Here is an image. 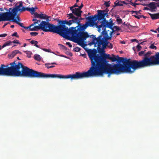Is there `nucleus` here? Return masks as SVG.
<instances>
[{"instance_id": "nucleus-1", "label": "nucleus", "mask_w": 159, "mask_h": 159, "mask_svg": "<svg viewBox=\"0 0 159 159\" xmlns=\"http://www.w3.org/2000/svg\"><path fill=\"white\" fill-rule=\"evenodd\" d=\"M94 50L88 49L87 50L92 66L87 72H77L75 74L65 75L60 74H47V78H70L72 80L96 76H103L104 74H108V76L110 77L112 74H119L123 72L129 73L130 69L127 64L128 59L124 62V65L119 63L112 65L109 64L108 61L107 60V59L111 60V57L109 54L105 53L100 56L99 54H97L96 50Z\"/></svg>"}, {"instance_id": "nucleus-2", "label": "nucleus", "mask_w": 159, "mask_h": 159, "mask_svg": "<svg viewBox=\"0 0 159 159\" xmlns=\"http://www.w3.org/2000/svg\"><path fill=\"white\" fill-rule=\"evenodd\" d=\"M15 62L14 61L11 63L10 66L7 68H5V66L4 65L2 64L0 67V75L45 78V73L30 68L20 62H18L16 64Z\"/></svg>"}, {"instance_id": "nucleus-3", "label": "nucleus", "mask_w": 159, "mask_h": 159, "mask_svg": "<svg viewBox=\"0 0 159 159\" xmlns=\"http://www.w3.org/2000/svg\"><path fill=\"white\" fill-rule=\"evenodd\" d=\"M152 52L148 51L144 55V57L142 60L138 61L136 60H131L128 59L127 64L129 66V73H132L137 69L147 66H150L159 64V52H157L152 56H150Z\"/></svg>"}, {"instance_id": "nucleus-4", "label": "nucleus", "mask_w": 159, "mask_h": 159, "mask_svg": "<svg viewBox=\"0 0 159 159\" xmlns=\"http://www.w3.org/2000/svg\"><path fill=\"white\" fill-rule=\"evenodd\" d=\"M69 19L68 20H58V22L60 25L58 26L56 25V30L57 31L56 33L66 39L69 38V34H71V31L76 29V27H72L69 29L68 27H66L65 24L70 26L75 22L72 19Z\"/></svg>"}, {"instance_id": "nucleus-5", "label": "nucleus", "mask_w": 159, "mask_h": 159, "mask_svg": "<svg viewBox=\"0 0 159 159\" xmlns=\"http://www.w3.org/2000/svg\"><path fill=\"white\" fill-rule=\"evenodd\" d=\"M71 36H69L67 39L72 41L83 47L86 46L84 41L90 36L87 32L78 31L76 29L71 31Z\"/></svg>"}, {"instance_id": "nucleus-6", "label": "nucleus", "mask_w": 159, "mask_h": 159, "mask_svg": "<svg viewBox=\"0 0 159 159\" xmlns=\"http://www.w3.org/2000/svg\"><path fill=\"white\" fill-rule=\"evenodd\" d=\"M37 31L41 29L44 32H50L56 33V25L50 24L48 21H42L40 24H38V25L35 26Z\"/></svg>"}, {"instance_id": "nucleus-7", "label": "nucleus", "mask_w": 159, "mask_h": 159, "mask_svg": "<svg viewBox=\"0 0 159 159\" xmlns=\"http://www.w3.org/2000/svg\"><path fill=\"white\" fill-rule=\"evenodd\" d=\"M112 26L111 19L110 20V21L108 20L98 21L97 22H94V26L97 28L99 32L101 31L105 30L106 28H111Z\"/></svg>"}, {"instance_id": "nucleus-8", "label": "nucleus", "mask_w": 159, "mask_h": 159, "mask_svg": "<svg viewBox=\"0 0 159 159\" xmlns=\"http://www.w3.org/2000/svg\"><path fill=\"white\" fill-rule=\"evenodd\" d=\"M11 8H10L8 11L0 14V21H13L15 16L12 11H11Z\"/></svg>"}, {"instance_id": "nucleus-9", "label": "nucleus", "mask_w": 159, "mask_h": 159, "mask_svg": "<svg viewBox=\"0 0 159 159\" xmlns=\"http://www.w3.org/2000/svg\"><path fill=\"white\" fill-rule=\"evenodd\" d=\"M72 11V13L67 14V17H69V19H72L75 22L77 21L78 18L77 17H81V16L82 11H80L78 8L70 9Z\"/></svg>"}, {"instance_id": "nucleus-10", "label": "nucleus", "mask_w": 159, "mask_h": 159, "mask_svg": "<svg viewBox=\"0 0 159 159\" xmlns=\"http://www.w3.org/2000/svg\"><path fill=\"white\" fill-rule=\"evenodd\" d=\"M97 12L98 15H95L94 16H89L94 23L97 20L98 21L107 20L105 18V16H107V15L106 13H104L103 11H102L101 10H98Z\"/></svg>"}, {"instance_id": "nucleus-11", "label": "nucleus", "mask_w": 159, "mask_h": 159, "mask_svg": "<svg viewBox=\"0 0 159 159\" xmlns=\"http://www.w3.org/2000/svg\"><path fill=\"white\" fill-rule=\"evenodd\" d=\"M85 18L88 21L86 22L85 24L82 25L78 27L77 30L78 31L82 32V30H85L87 27L89 26L93 27L94 26V23L92 21L91 19L89 16L87 17V15L84 14Z\"/></svg>"}, {"instance_id": "nucleus-12", "label": "nucleus", "mask_w": 159, "mask_h": 159, "mask_svg": "<svg viewBox=\"0 0 159 159\" xmlns=\"http://www.w3.org/2000/svg\"><path fill=\"white\" fill-rule=\"evenodd\" d=\"M97 38L98 40L107 41L108 40L111 39V36H108V33L105 30H103L101 32V34Z\"/></svg>"}, {"instance_id": "nucleus-13", "label": "nucleus", "mask_w": 159, "mask_h": 159, "mask_svg": "<svg viewBox=\"0 0 159 159\" xmlns=\"http://www.w3.org/2000/svg\"><path fill=\"white\" fill-rule=\"evenodd\" d=\"M19 3L20 4L19 5L16 6V4L15 7L12 8L11 10L12 12L15 17L18 15L17 13L18 11H20L21 12V9H20V7H22L23 5V2L22 1L19 2Z\"/></svg>"}, {"instance_id": "nucleus-14", "label": "nucleus", "mask_w": 159, "mask_h": 159, "mask_svg": "<svg viewBox=\"0 0 159 159\" xmlns=\"http://www.w3.org/2000/svg\"><path fill=\"white\" fill-rule=\"evenodd\" d=\"M112 56L110 60H111L112 62L117 61L118 62H122L123 63V65H124V62H125L126 60H127L125 59L122 57H120L118 56H117L116 57L115 55L113 54H112Z\"/></svg>"}, {"instance_id": "nucleus-15", "label": "nucleus", "mask_w": 159, "mask_h": 159, "mask_svg": "<svg viewBox=\"0 0 159 159\" xmlns=\"http://www.w3.org/2000/svg\"><path fill=\"white\" fill-rule=\"evenodd\" d=\"M112 56L110 60H111L112 62L117 61L118 62H122L123 63V65H124V62H125L126 60H127L125 59L122 57H120L118 56H117L116 57L115 55L113 54H112Z\"/></svg>"}, {"instance_id": "nucleus-16", "label": "nucleus", "mask_w": 159, "mask_h": 159, "mask_svg": "<svg viewBox=\"0 0 159 159\" xmlns=\"http://www.w3.org/2000/svg\"><path fill=\"white\" fill-rule=\"evenodd\" d=\"M97 42H98V46H99L101 47V45H102V48L105 50V48L107 46L108 43L107 41H102L100 40H97Z\"/></svg>"}, {"instance_id": "nucleus-17", "label": "nucleus", "mask_w": 159, "mask_h": 159, "mask_svg": "<svg viewBox=\"0 0 159 159\" xmlns=\"http://www.w3.org/2000/svg\"><path fill=\"white\" fill-rule=\"evenodd\" d=\"M90 37L92 39V42L89 43V44L90 45L94 44V47H96V45H98V42H97V40L98 39L97 38L95 37V36L93 35H91L90 36Z\"/></svg>"}, {"instance_id": "nucleus-18", "label": "nucleus", "mask_w": 159, "mask_h": 159, "mask_svg": "<svg viewBox=\"0 0 159 159\" xmlns=\"http://www.w3.org/2000/svg\"><path fill=\"white\" fill-rule=\"evenodd\" d=\"M20 20V17L19 15H17L15 17L14 19L13 20V22H15L17 24L19 25L21 27L24 28V26L23 25V24L22 23H21L19 22V21Z\"/></svg>"}, {"instance_id": "nucleus-19", "label": "nucleus", "mask_w": 159, "mask_h": 159, "mask_svg": "<svg viewBox=\"0 0 159 159\" xmlns=\"http://www.w3.org/2000/svg\"><path fill=\"white\" fill-rule=\"evenodd\" d=\"M125 4H127L125 1L117 0L114 2V7L117 6H123V5Z\"/></svg>"}, {"instance_id": "nucleus-20", "label": "nucleus", "mask_w": 159, "mask_h": 159, "mask_svg": "<svg viewBox=\"0 0 159 159\" xmlns=\"http://www.w3.org/2000/svg\"><path fill=\"white\" fill-rule=\"evenodd\" d=\"M157 3L155 2H151L148 4V7H149L152 11L156 8V5Z\"/></svg>"}, {"instance_id": "nucleus-21", "label": "nucleus", "mask_w": 159, "mask_h": 159, "mask_svg": "<svg viewBox=\"0 0 159 159\" xmlns=\"http://www.w3.org/2000/svg\"><path fill=\"white\" fill-rule=\"evenodd\" d=\"M148 14L151 16V18L152 20H155L159 18V13L155 14H152L150 13H148Z\"/></svg>"}, {"instance_id": "nucleus-22", "label": "nucleus", "mask_w": 159, "mask_h": 159, "mask_svg": "<svg viewBox=\"0 0 159 159\" xmlns=\"http://www.w3.org/2000/svg\"><path fill=\"white\" fill-rule=\"evenodd\" d=\"M97 50L98 52L100 54V56H101L102 55L105 53V50L101 48L99 46H98Z\"/></svg>"}, {"instance_id": "nucleus-23", "label": "nucleus", "mask_w": 159, "mask_h": 159, "mask_svg": "<svg viewBox=\"0 0 159 159\" xmlns=\"http://www.w3.org/2000/svg\"><path fill=\"white\" fill-rule=\"evenodd\" d=\"M77 18H78V19H77V20L78 21H75V22H74V23H75V24H77L78 25L76 26L75 27H78V26H79V25H80V21L81 20H84L85 18H82V17H81H81H79V16H78V17H77Z\"/></svg>"}, {"instance_id": "nucleus-24", "label": "nucleus", "mask_w": 159, "mask_h": 159, "mask_svg": "<svg viewBox=\"0 0 159 159\" xmlns=\"http://www.w3.org/2000/svg\"><path fill=\"white\" fill-rule=\"evenodd\" d=\"M33 25H31L27 27L24 26V28L25 29H29V30L30 31H37L36 28H35V26H34L33 28H31L33 27Z\"/></svg>"}, {"instance_id": "nucleus-25", "label": "nucleus", "mask_w": 159, "mask_h": 159, "mask_svg": "<svg viewBox=\"0 0 159 159\" xmlns=\"http://www.w3.org/2000/svg\"><path fill=\"white\" fill-rule=\"evenodd\" d=\"M56 64V63L53 62L52 63H46L45 64L46 67L48 69L54 67V66L51 65Z\"/></svg>"}, {"instance_id": "nucleus-26", "label": "nucleus", "mask_w": 159, "mask_h": 159, "mask_svg": "<svg viewBox=\"0 0 159 159\" xmlns=\"http://www.w3.org/2000/svg\"><path fill=\"white\" fill-rule=\"evenodd\" d=\"M17 54V52H16V50L13 51L10 54L8 55V57L11 58H12L14 57Z\"/></svg>"}, {"instance_id": "nucleus-27", "label": "nucleus", "mask_w": 159, "mask_h": 159, "mask_svg": "<svg viewBox=\"0 0 159 159\" xmlns=\"http://www.w3.org/2000/svg\"><path fill=\"white\" fill-rule=\"evenodd\" d=\"M30 43L34 45L36 47L40 48L39 46L37 44L38 43V42L37 41L32 40L30 42Z\"/></svg>"}, {"instance_id": "nucleus-28", "label": "nucleus", "mask_w": 159, "mask_h": 159, "mask_svg": "<svg viewBox=\"0 0 159 159\" xmlns=\"http://www.w3.org/2000/svg\"><path fill=\"white\" fill-rule=\"evenodd\" d=\"M40 16H39V18L41 19H46L48 21L49 20H48V18L50 17H49L47 15L43 14H40Z\"/></svg>"}, {"instance_id": "nucleus-29", "label": "nucleus", "mask_w": 159, "mask_h": 159, "mask_svg": "<svg viewBox=\"0 0 159 159\" xmlns=\"http://www.w3.org/2000/svg\"><path fill=\"white\" fill-rule=\"evenodd\" d=\"M12 42L10 41H8L5 43L2 47V48L5 47L6 46H9L12 43Z\"/></svg>"}, {"instance_id": "nucleus-30", "label": "nucleus", "mask_w": 159, "mask_h": 159, "mask_svg": "<svg viewBox=\"0 0 159 159\" xmlns=\"http://www.w3.org/2000/svg\"><path fill=\"white\" fill-rule=\"evenodd\" d=\"M116 21L117 22V24H121L122 23V21L121 18H119V15H117L116 16Z\"/></svg>"}, {"instance_id": "nucleus-31", "label": "nucleus", "mask_w": 159, "mask_h": 159, "mask_svg": "<svg viewBox=\"0 0 159 159\" xmlns=\"http://www.w3.org/2000/svg\"><path fill=\"white\" fill-rule=\"evenodd\" d=\"M34 59L37 61H40L41 60V58L39 55L35 54L34 55Z\"/></svg>"}, {"instance_id": "nucleus-32", "label": "nucleus", "mask_w": 159, "mask_h": 159, "mask_svg": "<svg viewBox=\"0 0 159 159\" xmlns=\"http://www.w3.org/2000/svg\"><path fill=\"white\" fill-rule=\"evenodd\" d=\"M29 11L30 12V13L31 14H34V13H35L34 12L35 11V8L33 7L31 8L29 7Z\"/></svg>"}, {"instance_id": "nucleus-33", "label": "nucleus", "mask_w": 159, "mask_h": 159, "mask_svg": "<svg viewBox=\"0 0 159 159\" xmlns=\"http://www.w3.org/2000/svg\"><path fill=\"white\" fill-rule=\"evenodd\" d=\"M58 45L60 46L61 49L64 50V51H65V50H67V48L65 46L60 44H59Z\"/></svg>"}, {"instance_id": "nucleus-34", "label": "nucleus", "mask_w": 159, "mask_h": 159, "mask_svg": "<svg viewBox=\"0 0 159 159\" xmlns=\"http://www.w3.org/2000/svg\"><path fill=\"white\" fill-rule=\"evenodd\" d=\"M65 51V53L66 54L69 55L70 56H72V53L70 52L68 48H67V50H65V51Z\"/></svg>"}, {"instance_id": "nucleus-35", "label": "nucleus", "mask_w": 159, "mask_h": 159, "mask_svg": "<svg viewBox=\"0 0 159 159\" xmlns=\"http://www.w3.org/2000/svg\"><path fill=\"white\" fill-rule=\"evenodd\" d=\"M29 7H23L22 9H21V12H22L23 11H29Z\"/></svg>"}, {"instance_id": "nucleus-36", "label": "nucleus", "mask_w": 159, "mask_h": 159, "mask_svg": "<svg viewBox=\"0 0 159 159\" xmlns=\"http://www.w3.org/2000/svg\"><path fill=\"white\" fill-rule=\"evenodd\" d=\"M80 49H81V48H79L78 47H76V48H74L73 49V51L74 52H79V51H80Z\"/></svg>"}, {"instance_id": "nucleus-37", "label": "nucleus", "mask_w": 159, "mask_h": 159, "mask_svg": "<svg viewBox=\"0 0 159 159\" xmlns=\"http://www.w3.org/2000/svg\"><path fill=\"white\" fill-rule=\"evenodd\" d=\"M41 49L43 50V51L47 52H51V50L50 49H46V48H41Z\"/></svg>"}, {"instance_id": "nucleus-38", "label": "nucleus", "mask_w": 159, "mask_h": 159, "mask_svg": "<svg viewBox=\"0 0 159 159\" xmlns=\"http://www.w3.org/2000/svg\"><path fill=\"white\" fill-rule=\"evenodd\" d=\"M112 26H111V28H108L111 29L112 30V31L111 32H112V33H113L114 32H115L116 31V30H115V29H113V28L112 27L114 24L113 23V21L112 20Z\"/></svg>"}, {"instance_id": "nucleus-39", "label": "nucleus", "mask_w": 159, "mask_h": 159, "mask_svg": "<svg viewBox=\"0 0 159 159\" xmlns=\"http://www.w3.org/2000/svg\"><path fill=\"white\" fill-rule=\"evenodd\" d=\"M104 4L106 7H109L110 6V1L105 2Z\"/></svg>"}, {"instance_id": "nucleus-40", "label": "nucleus", "mask_w": 159, "mask_h": 159, "mask_svg": "<svg viewBox=\"0 0 159 159\" xmlns=\"http://www.w3.org/2000/svg\"><path fill=\"white\" fill-rule=\"evenodd\" d=\"M112 27L115 29V30L116 31H119L120 30V29L119 28V27L118 26H113Z\"/></svg>"}, {"instance_id": "nucleus-41", "label": "nucleus", "mask_w": 159, "mask_h": 159, "mask_svg": "<svg viewBox=\"0 0 159 159\" xmlns=\"http://www.w3.org/2000/svg\"><path fill=\"white\" fill-rule=\"evenodd\" d=\"M150 48L151 49H156L157 48V47L154 46L153 44H151V46H150Z\"/></svg>"}, {"instance_id": "nucleus-42", "label": "nucleus", "mask_w": 159, "mask_h": 159, "mask_svg": "<svg viewBox=\"0 0 159 159\" xmlns=\"http://www.w3.org/2000/svg\"><path fill=\"white\" fill-rule=\"evenodd\" d=\"M38 34V33L36 32H32L30 33V34L32 36H35Z\"/></svg>"}, {"instance_id": "nucleus-43", "label": "nucleus", "mask_w": 159, "mask_h": 159, "mask_svg": "<svg viewBox=\"0 0 159 159\" xmlns=\"http://www.w3.org/2000/svg\"><path fill=\"white\" fill-rule=\"evenodd\" d=\"M135 18L138 19H140L141 18H142V15H133Z\"/></svg>"}, {"instance_id": "nucleus-44", "label": "nucleus", "mask_w": 159, "mask_h": 159, "mask_svg": "<svg viewBox=\"0 0 159 159\" xmlns=\"http://www.w3.org/2000/svg\"><path fill=\"white\" fill-rule=\"evenodd\" d=\"M78 7V5L77 4V3H75L74 5H73V6L71 7H70V9H74L75 8V7Z\"/></svg>"}, {"instance_id": "nucleus-45", "label": "nucleus", "mask_w": 159, "mask_h": 159, "mask_svg": "<svg viewBox=\"0 0 159 159\" xmlns=\"http://www.w3.org/2000/svg\"><path fill=\"white\" fill-rule=\"evenodd\" d=\"M107 46L108 48L110 49H111L113 48V45L111 43H109V44L108 43Z\"/></svg>"}, {"instance_id": "nucleus-46", "label": "nucleus", "mask_w": 159, "mask_h": 159, "mask_svg": "<svg viewBox=\"0 0 159 159\" xmlns=\"http://www.w3.org/2000/svg\"><path fill=\"white\" fill-rule=\"evenodd\" d=\"M34 15L35 17L36 18H39V16H40V14H39L37 12H35L34 13Z\"/></svg>"}, {"instance_id": "nucleus-47", "label": "nucleus", "mask_w": 159, "mask_h": 159, "mask_svg": "<svg viewBox=\"0 0 159 159\" xmlns=\"http://www.w3.org/2000/svg\"><path fill=\"white\" fill-rule=\"evenodd\" d=\"M40 20H37V21H35L34 22V23L31 24L32 25H33V27L34 25H35V26H36V25L37 24H38V23L39 22H40Z\"/></svg>"}, {"instance_id": "nucleus-48", "label": "nucleus", "mask_w": 159, "mask_h": 159, "mask_svg": "<svg viewBox=\"0 0 159 159\" xmlns=\"http://www.w3.org/2000/svg\"><path fill=\"white\" fill-rule=\"evenodd\" d=\"M11 36H16L18 38L19 37V36L17 35V33L16 32L14 33L13 34L11 35Z\"/></svg>"}, {"instance_id": "nucleus-49", "label": "nucleus", "mask_w": 159, "mask_h": 159, "mask_svg": "<svg viewBox=\"0 0 159 159\" xmlns=\"http://www.w3.org/2000/svg\"><path fill=\"white\" fill-rule=\"evenodd\" d=\"M102 11H103L104 13H106L107 14V16H108V14L107 12L109 11V10L107 8H106L104 10H102Z\"/></svg>"}, {"instance_id": "nucleus-50", "label": "nucleus", "mask_w": 159, "mask_h": 159, "mask_svg": "<svg viewBox=\"0 0 159 159\" xmlns=\"http://www.w3.org/2000/svg\"><path fill=\"white\" fill-rule=\"evenodd\" d=\"M144 51H141L139 52V55L140 56H141L144 54Z\"/></svg>"}, {"instance_id": "nucleus-51", "label": "nucleus", "mask_w": 159, "mask_h": 159, "mask_svg": "<svg viewBox=\"0 0 159 159\" xmlns=\"http://www.w3.org/2000/svg\"><path fill=\"white\" fill-rule=\"evenodd\" d=\"M137 49L138 51H139L141 48V47L139 45H138L137 46Z\"/></svg>"}, {"instance_id": "nucleus-52", "label": "nucleus", "mask_w": 159, "mask_h": 159, "mask_svg": "<svg viewBox=\"0 0 159 159\" xmlns=\"http://www.w3.org/2000/svg\"><path fill=\"white\" fill-rule=\"evenodd\" d=\"M7 36V34H0V37H4Z\"/></svg>"}, {"instance_id": "nucleus-53", "label": "nucleus", "mask_w": 159, "mask_h": 159, "mask_svg": "<svg viewBox=\"0 0 159 159\" xmlns=\"http://www.w3.org/2000/svg\"><path fill=\"white\" fill-rule=\"evenodd\" d=\"M131 3V4L133 6H134V7L135 8H136V5H139L140 4H139V3Z\"/></svg>"}, {"instance_id": "nucleus-54", "label": "nucleus", "mask_w": 159, "mask_h": 159, "mask_svg": "<svg viewBox=\"0 0 159 159\" xmlns=\"http://www.w3.org/2000/svg\"><path fill=\"white\" fill-rule=\"evenodd\" d=\"M12 43H17L19 44H20V43L19 42L18 40H14L12 42Z\"/></svg>"}, {"instance_id": "nucleus-55", "label": "nucleus", "mask_w": 159, "mask_h": 159, "mask_svg": "<svg viewBox=\"0 0 159 159\" xmlns=\"http://www.w3.org/2000/svg\"><path fill=\"white\" fill-rule=\"evenodd\" d=\"M141 11V10H139L138 11H135V13L136 15H138L139 14H141L140 12Z\"/></svg>"}, {"instance_id": "nucleus-56", "label": "nucleus", "mask_w": 159, "mask_h": 159, "mask_svg": "<svg viewBox=\"0 0 159 159\" xmlns=\"http://www.w3.org/2000/svg\"><path fill=\"white\" fill-rule=\"evenodd\" d=\"M66 44L67 45H68L69 46L70 48H71L72 47V45L70 42H66Z\"/></svg>"}, {"instance_id": "nucleus-57", "label": "nucleus", "mask_w": 159, "mask_h": 159, "mask_svg": "<svg viewBox=\"0 0 159 159\" xmlns=\"http://www.w3.org/2000/svg\"><path fill=\"white\" fill-rule=\"evenodd\" d=\"M83 5L82 4V3L80 6H79V7L78 6L79 8H78L79 9L80 11H81V9H82V8L83 7Z\"/></svg>"}, {"instance_id": "nucleus-58", "label": "nucleus", "mask_w": 159, "mask_h": 159, "mask_svg": "<svg viewBox=\"0 0 159 159\" xmlns=\"http://www.w3.org/2000/svg\"><path fill=\"white\" fill-rule=\"evenodd\" d=\"M133 2H132L131 1H129L128 0V2H126V3L127 4H125V5H128V4H131V3H132Z\"/></svg>"}, {"instance_id": "nucleus-59", "label": "nucleus", "mask_w": 159, "mask_h": 159, "mask_svg": "<svg viewBox=\"0 0 159 159\" xmlns=\"http://www.w3.org/2000/svg\"><path fill=\"white\" fill-rule=\"evenodd\" d=\"M123 25H126L128 28H129V25H130V24H128V23L125 24V22H124V23H123Z\"/></svg>"}, {"instance_id": "nucleus-60", "label": "nucleus", "mask_w": 159, "mask_h": 159, "mask_svg": "<svg viewBox=\"0 0 159 159\" xmlns=\"http://www.w3.org/2000/svg\"><path fill=\"white\" fill-rule=\"evenodd\" d=\"M81 55L84 58L86 57V54H85V53L84 54H81Z\"/></svg>"}, {"instance_id": "nucleus-61", "label": "nucleus", "mask_w": 159, "mask_h": 159, "mask_svg": "<svg viewBox=\"0 0 159 159\" xmlns=\"http://www.w3.org/2000/svg\"><path fill=\"white\" fill-rule=\"evenodd\" d=\"M143 10H149V8H148L147 7H144V8L143 9Z\"/></svg>"}, {"instance_id": "nucleus-62", "label": "nucleus", "mask_w": 159, "mask_h": 159, "mask_svg": "<svg viewBox=\"0 0 159 159\" xmlns=\"http://www.w3.org/2000/svg\"><path fill=\"white\" fill-rule=\"evenodd\" d=\"M9 23V22L5 24L3 26V28L5 27Z\"/></svg>"}, {"instance_id": "nucleus-63", "label": "nucleus", "mask_w": 159, "mask_h": 159, "mask_svg": "<svg viewBox=\"0 0 159 159\" xmlns=\"http://www.w3.org/2000/svg\"><path fill=\"white\" fill-rule=\"evenodd\" d=\"M16 52H17V54L19 53L20 54H22V53L21 52H20L19 50H16Z\"/></svg>"}, {"instance_id": "nucleus-64", "label": "nucleus", "mask_w": 159, "mask_h": 159, "mask_svg": "<svg viewBox=\"0 0 159 159\" xmlns=\"http://www.w3.org/2000/svg\"><path fill=\"white\" fill-rule=\"evenodd\" d=\"M137 41V39H131V41L133 42L134 41Z\"/></svg>"}]
</instances>
